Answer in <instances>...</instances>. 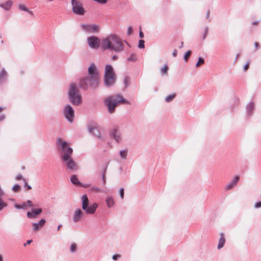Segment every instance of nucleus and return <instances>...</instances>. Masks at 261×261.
Instances as JSON below:
<instances>
[{"label": "nucleus", "instance_id": "1", "mask_svg": "<svg viewBox=\"0 0 261 261\" xmlns=\"http://www.w3.org/2000/svg\"><path fill=\"white\" fill-rule=\"evenodd\" d=\"M88 44L91 48L98 49L100 46L102 50H110L116 53H120L124 50V42L116 35H111L100 39L96 36H92L87 38Z\"/></svg>", "mask_w": 261, "mask_h": 261}, {"label": "nucleus", "instance_id": "2", "mask_svg": "<svg viewBox=\"0 0 261 261\" xmlns=\"http://www.w3.org/2000/svg\"><path fill=\"white\" fill-rule=\"evenodd\" d=\"M105 105L108 108L109 113L112 114L115 111L116 108L121 103L129 105V101L125 99L120 94H117L107 97L104 100Z\"/></svg>", "mask_w": 261, "mask_h": 261}, {"label": "nucleus", "instance_id": "3", "mask_svg": "<svg viewBox=\"0 0 261 261\" xmlns=\"http://www.w3.org/2000/svg\"><path fill=\"white\" fill-rule=\"evenodd\" d=\"M68 98L74 106H80L82 102V97L76 84L70 83L68 85Z\"/></svg>", "mask_w": 261, "mask_h": 261}, {"label": "nucleus", "instance_id": "4", "mask_svg": "<svg viewBox=\"0 0 261 261\" xmlns=\"http://www.w3.org/2000/svg\"><path fill=\"white\" fill-rule=\"evenodd\" d=\"M99 83V75H92L81 79L79 81V86L83 90L88 89L89 87L95 89L98 88Z\"/></svg>", "mask_w": 261, "mask_h": 261}, {"label": "nucleus", "instance_id": "5", "mask_svg": "<svg viewBox=\"0 0 261 261\" xmlns=\"http://www.w3.org/2000/svg\"><path fill=\"white\" fill-rule=\"evenodd\" d=\"M56 144L61 151V159L62 160L71 158L73 149L69 146L67 141H63L62 138L57 139Z\"/></svg>", "mask_w": 261, "mask_h": 261}, {"label": "nucleus", "instance_id": "6", "mask_svg": "<svg viewBox=\"0 0 261 261\" xmlns=\"http://www.w3.org/2000/svg\"><path fill=\"white\" fill-rule=\"evenodd\" d=\"M116 75L113 68L111 65H107L105 67L104 74V84L107 87H110L115 84Z\"/></svg>", "mask_w": 261, "mask_h": 261}, {"label": "nucleus", "instance_id": "7", "mask_svg": "<svg viewBox=\"0 0 261 261\" xmlns=\"http://www.w3.org/2000/svg\"><path fill=\"white\" fill-rule=\"evenodd\" d=\"M72 10L74 14L78 15H84L85 10L82 3L77 0H71Z\"/></svg>", "mask_w": 261, "mask_h": 261}, {"label": "nucleus", "instance_id": "8", "mask_svg": "<svg viewBox=\"0 0 261 261\" xmlns=\"http://www.w3.org/2000/svg\"><path fill=\"white\" fill-rule=\"evenodd\" d=\"M63 113L64 116L69 122L72 123L73 121L74 111L70 105L67 104L65 106Z\"/></svg>", "mask_w": 261, "mask_h": 261}, {"label": "nucleus", "instance_id": "9", "mask_svg": "<svg viewBox=\"0 0 261 261\" xmlns=\"http://www.w3.org/2000/svg\"><path fill=\"white\" fill-rule=\"evenodd\" d=\"M62 162L64 166L69 171H75L79 169L78 165L73 160L72 157L62 160Z\"/></svg>", "mask_w": 261, "mask_h": 261}, {"label": "nucleus", "instance_id": "10", "mask_svg": "<svg viewBox=\"0 0 261 261\" xmlns=\"http://www.w3.org/2000/svg\"><path fill=\"white\" fill-rule=\"evenodd\" d=\"M99 126L96 123H92L88 126V132L93 136L96 137L98 140L102 141L105 137L99 132Z\"/></svg>", "mask_w": 261, "mask_h": 261}, {"label": "nucleus", "instance_id": "11", "mask_svg": "<svg viewBox=\"0 0 261 261\" xmlns=\"http://www.w3.org/2000/svg\"><path fill=\"white\" fill-rule=\"evenodd\" d=\"M110 136L118 143L122 142L121 133L119 130V127L115 126L109 131Z\"/></svg>", "mask_w": 261, "mask_h": 261}, {"label": "nucleus", "instance_id": "12", "mask_svg": "<svg viewBox=\"0 0 261 261\" xmlns=\"http://www.w3.org/2000/svg\"><path fill=\"white\" fill-rule=\"evenodd\" d=\"M81 28L85 31L97 32L99 30V27L96 24H81Z\"/></svg>", "mask_w": 261, "mask_h": 261}, {"label": "nucleus", "instance_id": "13", "mask_svg": "<svg viewBox=\"0 0 261 261\" xmlns=\"http://www.w3.org/2000/svg\"><path fill=\"white\" fill-rule=\"evenodd\" d=\"M240 180V177L238 175L235 176L225 187V190L226 191H229L237 185L238 182Z\"/></svg>", "mask_w": 261, "mask_h": 261}, {"label": "nucleus", "instance_id": "14", "mask_svg": "<svg viewBox=\"0 0 261 261\" xmlns=\"http://www.w3.org/2000/svg\"><path fill=\"white\" fill-rule=\"evenodd\" d=\"M254 109V104L252 101H250L247 104L246 106V113L247 118H249L252 116Z\"/></svg>", "mask_w": 261, "mask_h": 261}, {"label": "nucleus", "instance_id": "15", "mask_svg": "<svg viewBox=\"0 0 261 261\" xmlns=\"http://www.w3.org/2000/svg\"><path fill=\"white\" fill-rule=\"evenodd\" d=\"M46 220L45 219H41L38 223H34L32 224L33 230L34 231H38L44 226Z\"/></svg>", "mask_w": 261, "mask_h": 261}, {"label": "nucleus", "instance_id": "16", "mask_svg": "<svg viewBox=\"0 0 261 261\" xmlns=\"http://www.w3.org/2000/svg\"><path fill=\"white\" fill-rule=\"evenodd\" d=\"M8 73L5 68H1L0 70V84L3 85L5 83L8 79Z\"/></svg>", "mask_w": 261, "mask_h": 261}, {"label": "nucleus", "instance_id": "17", "mask_svg": "<svg viewBox=\"0 0 261 261\" xmlns=\"http://www.w3.org/2000/svg\"><path fill=\"white\" fill-rule=\"evenodd\" d=\"M83 212L80 208L76 209L73 214V221L75 223L78 222L82 218Z\"/></svg>", "mask_w": 261, "mask_h": 261}, {"label": "nucleus", "instance_id": "18", "mask_svg": "<svg viewBox=\"0 0 261 261\" xmlns=\"http://www.w3.org/2000/svg\"><path fill=\"white\" fill-rule=\"evenodd\" d=\"M42 210L41 208L33 209L32 212H27V217L29 219L35 218L37 216L41 213Z\"/></svg>", "mask_w": 261, "mask_h": 261}, {"label": "nucleus", "instance_id": "19", "mask_svg": "<svg viewBox=\"0 0 261 261\" xmlns=\"http://www.w3.org/2000/svg\"><path fill=\"white\" fill-rule=\"evenodd\" d=\"M97 206V203L95 202L91 205L88 204V206H87V208L83 210L88 214H93L95 213Z\"/></svg>", "mask_w": 261, "mask_h": 261}, {"label": "nucleus", "instance_id": "20", "mask_svg": "<svg viewBox=\"0 0 261 261\" xmlns=\"http://www.w3.org/2000/svg\"><path fill=\"white\" fill-rule=\"evenodd\" d=\"M88 72L89 76L99 75L96 66L94 63L91 64L89 67Z\"/></svg>", "mask_w": 261, "mask_h": 261}, {"label": "nucleus", "instance_id": "21", "mask_svg": "<svg viewBox=\"0 0 261 261\" xmlns=\"http://www.w3.org/2000/svg\"><path fill=\"white\" fill-rule=\"evenodd\" d=\"M13 2L11 0L7 1L5 3L0 4V8H3L4 10L8 11H9L13 5Z\"/></svg>", "mask_w": 261, "mask_h": 261}, {"label": "nucleus", "instance_id": "22", "mask_svg": "<svg viewBox=\"0 0 261 261\" xmlns=\"http://www.w3.org/2000/svg\"><path fill=\"white\" fill-rule=\"evenodd\" d=\"M225 243V239L224 237V233L222 232L220 233V238L218 242V244L217 246V249L220 250L222 249Z\"/></svg>", "mask_w": 261, "mask_h": 261}, {"label": "nucleus", "instance_id": "23", "mask_svg": "<svg viewBox=\"0 0 261 261\" xmlns=\"http://www.w3.org/2000/svg\"><path fill=\"white\" fill-rule=\"evenodd\" d=\"M82 207L83 210H85L87 206L89 204V199L86 194H84L82 196Z\"/></svg>", "mask_w": 261, "mask_h": 261}, {"label": "nucleus", "instance_id": "24", "mask_svg": "<svg viewBox=\"0 0 261 261\" xmlns=\"http://www.w3.org/2000/svg\"><path fill=\"white\" fill-rule=\"evenodd\" d=\"M106 202L107 206L109 208L113 207L115 204L114 200L112 196H108L106 199Z\"/></svg>", "mask_w": 261, "mask_h": 261}, {"label": "nucleus", "instance_id": "25", "mask_svg": "<svg viewBox=\"0 0 261 261\" xmlns=\"http://www.w3.org/2000/svg\"><path fill=\"white\" fill-rule=\"evenodd\" d=\"M70 181L73 184L75 185H80L81 184V182L76 175H72L70 176Z\"/></svg>", "mask_w": 261, "mask_h": 261}, {"label": "nucleus", "instance_id": "26", "mask_svg": "<svg viewBox=\"0 0 261 261\" xmlns=\"http://www.w3.org/2000/svg\"><path fill=\"white\" fill-rule=\"evenodd\" d=\"M176 94L175 93L170 94L167 95L165 97V101L166 102H171L174 99V98L176 97Z\"/></svg>", "mask_w": 261, "mask_h": 261}, {"label": "nucleus", "instance_id": "27", "mask_svg": "<svg viewBox=\"0 0 261 261\" xmlns=\"http://www.w3.org/2000/svg\"><path fill=\"white\" fill-rule=\"evenodd\" d=\"M127 150L123 149L119 151V155L122 159H126L127 155Z\"/></svg>", "mask_w": 261, "mask_h": 261}, {"label": "nucleus", "instance_id": "28", "mask_svg": "<svg viewBox=\"0 0 261 261\" xmlns=\"http://www.w3.org/2000/svg\"><path fill=\"white\" fill-rule=\"evenodd\" d=\"M127 60L129 62H135L137 60V57L135 53L130 54V56L127 58Z\"/></svg>", "mask_w": 261, "mask_h": 261}, {"label": "nucleus", "instance_id": "29", "mask_svg": "<svg viewBox=\"0 0 261 261\" xmlns=\"http://www.w3.org/2000/svg\"><path fill=\"white\" fill-rule=\"evenodd\" d=\"M191 54H192V51L191 50H188L186 51V53L184 55V59L185 61L187 62Z\"/></svg>", "mask_w": 261, "mask_h": 261}, {"label": "nucleus", "instance_id": "30", "mask_svg": "<svg viewBox=\"0 0 261 261\" xmlns=\"http://www.w3.org/2000/svg\"><path fill=\"white\" fill-rule=\"evenodd\" d=\"M107 170V167L104 169L102 173V184L103 186H105L106 183V172Z\"/></svg>", "mask_w": 261, "mask_h": 261}, {"label": "nucleus", "instance_id": "31", "mask_svg": "<svg viewBox=\"0 0 261 261\" xmlns=\"http://www.w3.org/2000/svg\"><path fill=\"white\" fill-rule=\"evenodd\" d=\"M168 66L165 65L164 67L161 69V73L162 75H166L168 73Z\"/></svg>", "mask_w": 261, "mask_h": 261}, {"label": "nucleus", "instance_id": "32", "mask_svg": "<svg viewBox=\"0 0 261 261\" xmlns=\"http://www.w3.org/2000/svg\"><path fill=\"white\" fill-rule=\"evenodd\" d=\"M7 206V204L4 201V200L0 198V211H2L4 207Z\"/></svg>", "mask_w": 261, "mask_h": 261}, {"label": "nucleus", "instance_id": "33", "mask_svg": "<svg viewBox=\"0 0 261 261\" xmlns=\"http://www.w3.org/2000/svg\"><path fill=\"white\" fill-rule=\"evenodd\" d=\"M204 63V59H203V58H201V57H199V58H198V60L197 62V63H196V67H199L200 65L203 64Z\"/></svg>", "mask_w": 261, "mask_h": 261}, {"label": "nucleus", "instance_id": "34", "mask_svg": "<svg viewBox=\"0 0 261 261\" xmlns=\"http://www.w3.org/2000/svg\"><path fill=\"white\" fill-rule=\"evenodd\" d=\"M123 83L125 85V87H127L129 84V77L125 76L123 79Z\"/></svg>", "mask_w": 261, "mask_h": 261}, {"label": "nucleus", "instance_id": "35", "mask_svg": "<svg viewBox=\"0 0 261 261\" xmlns=\"http://www.w3.org/2000/svg\"><path fill=\"white\" fill-rule=\"evenodd\" d=\"M18 8H19V9H20L22 11H25V12L29 11V8L27 6H25L24 5H23V4H20L18 6Z\"/></svg>", "mask_w": 261, "mask_h": 261}, {"label": "nucleus", "instance_id": "36", "mask_svg": "<svg viewBox=\"0 0 261 261\" xmlns=\"http://www.w3.org/2000/svg\"><path fill=\"white\" fill-rule=\"evenodd\" d=\"M76 245L74 243H72L71 244L70 247V251L71 253L75 252L76 251Z\"/></svg>", "mask_w": 261, "mask_h": 261}, {"label": "nucleus", "instance_id": "37", "mask_svg": "<svg viewBox=\"0 0 261 261\" xmlns=\"http://www.w3.org/2000/svg\"><path fill=\"white\" fill-rule=\"evenodd\" d=\"M145 41L143 40H140L139 41V44L138 46V47L139 48H144L145 45H144Z\"/></svg>", "mask_w": 261, "mask_h": 261}, {"label": "nucleus", "instance_id": "38", "mask_svg": "<svg viewBox=\"0 0 261 261\" xmlns=\"http://www.w3.org/2000/svg\"><path fill=\"white\" fill-rule=\"evenodd\" d=\"M208 32V27L207 26H206V27H205L204 33V34H203V35L202 36V40H204L205 39V38L207 36Z\"/></svg>", "mask_w": 261, "mask_h": 261}, {"label": "nucleus", "instance_id": "39", "mask_svg": "<svg viewBox=\"0 0 261 261\" xmlns=\"http://www.w3.org/2000/svg\"><path fill=\"white\" fill-rule=\"evenodd\" d=\"M24 187L28 190H30L31 189H32V187L28 185V184L27 183V181H26V179H24Z\"/></svg>", "mask_w": 261, "mask_h": 261}, {"label": "nucleus", "instance_id": "40", "mask_svg": "<svg viewBox=\"0 0 261 261\" xmlns=\"http://www.w3.org/2000/svg\"><path fill=\"white\" fill-rule=\"evenodd\" d=\"M261 207V201H257L255 203L254 208L255 209L259 208Z\"/></svg>", "mask_w": 261, "mask_h": 261}, {"label": "nucleus", "instance_id": "41", "mask_svg": "<svg viewBox=\"0 0 261 261\" xmlns=\"http://www.w3.org/2000/svg\"><path fill=\"white\" fill-rule=\"evenodd\" d=\"M20 188V187L19 185L16 184L14 185L13 187H12V190L15 192H17L19 190Z\"/></svg>", "mask_w": 261, "mask_h": 261}, {"label": "nucleus", "instance_id": "42", "mask_svg": "<svg viewBox=\"0 0 261 261\" xmlns=\"http://www.w3.org/2000/svg\"><path fill=\"white\" fill-rule=\"evenodd\" d=\"M119 194H120V197L122 199H123L124 198V189L121 188L120 189V190H119Z\"/></svg>", "mask_w": 261, "mask_h": 261}, {"label": "nucleus", "instance_id": "43", "mask_svg": "<svg viewBox=\"0 0 261 261\" xmlns=\"http://www.w3.org/2000/svg\"><path fill=\"white\" fill-rule=\"evenodd\" d=\"M121 257V255L120 254H114L112 256V259L114 260H117L118 259L120 258Z\"/></svg>", "mask_w": 261, "mask_h": 261}, {"label": "nucleus", "instance_id": "44", "mask_svg": "<svg viewBox=\"0 0 261 261\" xmlns=\"http://www.w3.org/2000/svg\"><path fill=\"white\" fill-rule=\"evenodd\" d=\"M27 205L25 204H23L22 205H21L20 204H15V207L17 209H21L23 207H25Z\"/></svg>", "mask_w": 261, "mask_h": 261}, {"label": "nucleus", "instance_id": "45", "mask_svg": "<svg viewBox=\"0 0 261 261\" xmlns=\"http://www.w3.org/2000/svg\"><path fill=\"white\" fill-rule=\"evenodd\" d=\"M16 179L17 180H23L24 181V179H25L22 175L19 174L16 177Z\"/></svg>", "mask_w": 261, "mask_h": 261}, {"label": "nucleus", "instance_id": "46", "mask_svg": "<svg viewBox=\"0 0 261 261\" xmlns=\"http://www.w3.org/2000/svg\"><path fill=\"white\" fill-rule=\"evenodd\" d=\"M132 32H133V28L132 27H129L128 28H127V33L128 35H130L132 34Z\"/></svg>", "mask_w": 261, "mask_h": 261}, {"label": "nucleus", "instance_id": "47", "mask_svg": "<svg viewBox=\"0 0 261 261\" xmlns=\"http://www.w3.org/2000/svg\"><path fill=\"white\" fill-rule=\"evenodd\" d=\"M249 66V62H247L244 66V70H247Z\"/></svg>", "mask_w": 261, "mask_h": 261}, {"label": "nucleus", "instance_id": "48", "mask_svg": "<svg viewBox=\"0 0 261 261\" xmlns=\"http://www.w3.org/2000/svg\"><path fill=\"white\" fill-rule=\"evenodd\" d=\"M92 189L93 190L96 191L97 192H99L101 191L100 189L99 188H98V187H93Z\"/></svg>", "mask_w": 261, "mask_h": 261}, {"label": "nucleus", "instance_id": "49", "mask_svg": "<svg viewBox=\"0 0 261 261\" xmlns=\"http://www.w3.org/2000/svg\"><path fill=\"white\" fill-rule=\"evenodd\" d=\"M210 15V10H208L206 12V18L208 19V22H210L211 21V20L209 19Z\"/></svg>", "mask_w": 261, "mask_h": 261}, {"label": "nucleus", "instance_id": "50", "mask_svg": "<svg viewBox=\"0 0 261 261\" xmlns=\"http://www.w3.org/2000/svg\"><path fill=\"white\" fill-rule=\"evenodd\" d=\"M177 50L176 49L174 50L173 53H172V56L174 57H176L177 56Z\"/></svg>", "mask_w": 261, "mask_h": 261}, {"label": "nucleus", "instance_id": "51", "mask_svg": "<svg viewBox=\"0 0 261 261\" xmlns=\"http://www.w3.org/2000/svg\"><path fill=\"white\" fill-rule=\"evenodd\" d=\"M6 118V116L4 114L1 115L0 116V122L3 121Z\"/></svg>", "mask_w": 261, "mask_h": 261}, {"label": "nucleus", "instance_id": "52", "mask_svg": "<svg viewBox=\"0 0 261 261\" xmlns=\"http://www.w3.org/2000/svg\"><path fill=\"white\" fill-rule=\"evenodd\" d=\"M32 242V240H29L27 241V243H24L23 244L24 246H25L27 245V244H30L31 242Z\"/></svg>", "mask_w": 261, "mask_h": 261}, {"label": "nucleus", "instance_id": "53", "mask_svg": "<svg viewBox=\"0 0 261 261\" xmlns=\"http://www.w3.org/2000/svg\"><path fill=\"white\" fill-rule=\"evenodd\" d=\"M139 37L141 38H143L144 37V34L143 33V32L142 31H140L139 32Z\"/></svg>", "mask_w": 261, "mask_h": 261}, {"label": "nucleus", "instance_id": "54", "mask_svg": "<svg viewBox=\"0 0 261 261\" xmlns=\"http://www.w3.org/2000/svg\"><path fill=\"white\" fill-rule=\"evenodd\" d=\"M117 58H118V56L116 55H114L112 57V59L113 60H116V59H117Z\"/></svg>", "mask_w": 261, "mask_h": 261}, {"label": "nucleus", "instance_id": "55", "mask_svg": "<svg viewBox=\"0 0 261 261\" xmlns=\"http://www.w3.org/2000/svg\"><path fill=\"white\" fill-rule=\"evenodd\" d=\"M258 23V21H255L252 22L253 25H257Z\"/></svg>", "mask_w": 261, "mask_h": 261}, {"label": "nucleus", "instance_id": "56", "mask_svg": "<svg viewBox=\"0 0 261 261\" xmlns=\"http://www.w3.org/2000/svg\"><path fill=\"white\" fill-rule=\"evenodd\" d=\"M27 12H28L32 16L34 15L33 12L32 11L30 10L29 9V11H27Z\"/></svg>", "mask_w": 261, "mask_h": 261}, {"label": "nucleus", "instance_id": "57", "mask_svg": "<svg viewBox=\"0 0 261 261\" xmlns=\"http://www.w3.org/2000/svg\"><path fill=\"white\" fill-rule=\"evenodd\" d=\"M254 46H255V47L256 48H257V47H259V44H258V43H257V42H255L254 43Z\"/></svg>", "mask_w": 261, "mask_h": 261}, {"label": "nucleus", "instance_id": "58", "mask_svg": "<svg viewBox=\"0 0 261 261\" xmlns=\"http://www.w3.org/2000/svg\"><path fill=\"white\" fill-rule=\"evenodd\" d=\"M27 203L29 204L30 206H32V201L30 200H28L27 201Z\"/></svg>", "mask_w": 261, "mask_h": 261}, {"label": "nucleus", "instance_id": "59", "mask_svg": "<svg viewBox=\"0 0 261 261\" xmlns=\"http://www.w3.org/2000/svg\"><path fill=\"white\" fill-rule=\"evenodd\" d=\"M183 46H184V42H181L180 45L179 46V48H181L183 47Z\"/></svg>", "mask_w": 261, "mask_h": 261}, {"label": "nucleus", "instance_id": "60", "mask_svg": "<svg viewBox=\"0 0 261 261\" xmlns=\"http://www.w3.org/2000/svg\"><path fill=\"white\" fill-rule=\"evenodd\" d=\"M61 227H62V225L61 224L59 225L58 226V227H57V230H59Z\"/></svg>", "mask_w": 261, "mask_h": 261}, {"label": "nucleus", "instance_id": "61", "mask_svg": "<svg viewBox=\"0 0 261 261\" xmlns=\"http://www.w3.org/2000/svg\"><path fill=\"white\" fill-rule=\"evenodd\" d=\"M0 261H3V257L2 255H0Z\"/></svg>", "mask_w": 261, "mask_h": 261}, {"label": "nucleus", "instance_id": "62", "mask_svg": "<svg viewBox=\"0 0 261 261\" xmlns=\"http://www.w3.org/2000/svg\"><path fill=\"white\" fill-rule=\"evenodd\" d=\"M4 108L3 107H0V112H2Z\"/></svg>", "mask_w": 261, "mask_h": 261}, {"label": "nucleus", "instance_id": "63", "mask_svg": "<svg viewBox=\"0 0 261 261\" xmlns=\"http://www.w3.org/2000/svg\"><path fill=\"white\" fill-rule=\"evenodd\" d=\"M239 57V55L237 54L236 58V61L237 60L238 58Z\"/></svg>", "mask_w": 261, "mask_h": 261}, {"label": "nucleus", "instance_id": "64", "mask_svg": "<svg viewBox=\"0 0 261 261\" xmlns=\"http://www.w3.org/2000/svg\"><path fill=\"white\" fill-rule=\"evenodd\" d=\"M1 43H2V44H3V43H4V41H3V40H2V41H1Z\"/></svg>", "mask_w": 261, "mask_h": 261}]
</instances>
